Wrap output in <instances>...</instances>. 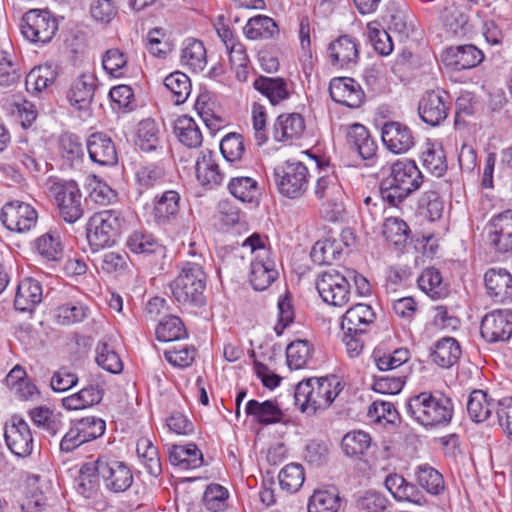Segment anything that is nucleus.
<instances>
[{"mask_svg":"<svg viewBox=\"0 0 512 512\" xmlns=\"http://www.w3.org/2000/svg\"><path fill=\"white\" fill-rule=\"evenodd\" d=\"M406 414L426 430L446 427L454 415L450 397L440 392H421L409 397L405 403Z\"/></svg>","mask_w":512,"mask_h":512,"instance_id":"nucleus-1","label":"nucleus"},{"mask_svg":"<svg viewBox=\"0 0 512 512\" xmlns=\"http://www.w3.org/2000/svg\"><path fill=\"white\" fill-rule=\"evenodd\" d=\"M423 183V175L413 160H397L380 183V197L389 207L402 208L404 201Z\"/></svg>","mask_w":512,"mask_h":512,"instance_id":"nucleus-2","label":"nucleus"},{"mask_svg":"<svg viewBox=\"0 0 512 512\" xmlns=\"http://www.w3.org/2000/svg\"><path fill=\"white\" fill-rule=\"evenodd\" d=\"M343 388V382L336 375L304 379L295 388V404L301 412L315 414L329 408Z\"/></svg>","mask_w":512,"mask_h":512,"instance_id":"nucleus-3","label":"nucleus"},{"mask_svg":"<svg viewBox=\"0 0 512 512\" xmlns=\"http://www.w3.org/2000/svg\"><path fill=\"white\" fill-rule=\"evenodd\" d=\"M205 259L183 263L179 275L170 284L174 299L182 305L202 307L206 304L204 291L207 274L204 271Z\"/></svg>","mask_w":512,"mask_h":512,"instance_id":"nucleus-4","label":"nucleus"},{"mask_svg":"<svg viewBox=\"0 0 512 512\" xmlns=\"http://www.w3.org/2000/svg\"><path fill=\"white\" fill-rule=\"evenodd\" d=\"M44 190L57 206L59 215L65 222L72 224L82 218V193L76 181L50 176L44 183Z\"/></svg>","mask_w":512,"mask_h":512,"instance_id":"nucleus-5","label":"nucleus"},{"mask_svg":"<svg viewBox=\"0 0 512 512\" xmlns=\"http://www.w3.org/2000/svg\"><path fill=\"white\" fill-rule=\"evenodd\" d=\"M123 213L117 209L95 212L87 222L86 234L93 251L108 248L117 242L125 226Z\"/></svg>","mask_w":512,"mask_h":512,"instance_id":"nucleus-6","label":"nucleus"},{"mask_svg":"<svg viewBox=\"0 0 512 512\" xmlns=\"http://www.w3.org/2000/svg\"><path fill=\"white\" fill-rule=\"evenodd\" d=\"M243 247H249L255 254L250 265V283L257 291H263L277 278L274 260L270 257V249L265 246L263 237L253 233L247 237Z\"/></svg>","mask_w":512,"mask_h":512,"instance_id":"nucleus-7","label":"nucleus"},{"mask_svg":"<svg viewBox=\"0 0 512 512\" xmlns=\"http://www.w3.org/2000/svg\"><path fill=\"white\" fill-rule=\"evenodd\" d=\"M273 177L278 192L285 198L300 199L308 191L310 172L301 161L287 160L277 165Z\"/></svg>","mask_w":512,"mask_h":512,"instance_id":"nucleus-8","label":"nucleus"},{"mask_svg":"<svg viewBox=\"0 0 512 512\" xmlns=\"http://www.w3.org/2000/svg\"><path fill=\"white\" fill-rule=\"evenodd\" d=\"M20 28L25 39L45 45L55 36L58 22L48 10L31 9L23 15Z\"/></svg>","mask_w":512,"mask_h":512,"instance_id":"nucleus-9","label":"nucleus"},{"mask_svg":"<svg viewBox=\"0 0 512 512\" xmlns=\"http://www.w3.org/2000/svg\"><path fill=\"white\" fill-rule=\"evenodd\" d=\"M315 284L319 296L329 305L343 307L350 301L351 284L346 272L336 269L324 271L318 275Z\"/></svg>","mask_w":512,"mask_h":512,"instance_id":"nucleus-10","label":"nucleus"},{"mask_svg":"<svg viewBox=\"0 0 512 512\" xmlns=\"http://www.w3.org/2000/svg\"><path fill=\"white\" fill-rule=\"evenodd\" d=\"M126 247L134 254L150 257L151 262L159 271H163L167 262V248L151 232L145 229H136L129 233Z\"/></svg>","mask_w":512,"mask_h":512,"instance_id":"nucleus-11","label":"nucleus"},{"mask_svg":"<svg viewBox=\"0 0 512 512\" xmlns=\"http://www.w3.org/2000/svg\"><path fill=\"white\" fill-rule=\"evenodd\" d=\"M97 463L100 477L108 491L122 493L131 487L133 473L125 462L103 455L97 458Z\"/></svg>","mask_w":512,"mask_h":512,"instance_id":"nucleus-12","label":"nucleus"},{"mask_svg":"<svg viewBox=\"0 0 512 512\" xmlns=\"http://www.w3.org/2000/svg\"><path fill=\"white\" fill-rule=\"evenodd\" d=\"M343 189L334 173L319 176L315 186L314 195L322 201L325 217L330 221L338 219L343 211Z\"/></svg>","mask_w":512,"mask_h":512,"instance_id":"nucleus-13","label":"nucleus"},{"mask_svg":"<svg viewBox=\"0 0 512 512\" xmlns=\"http://www.w3.org/2000/svg\"><path fill=\"white\" fill-rule=\"evenodd\" d=\"M4 438L8 449L17 457L32 454L34 438L29 424L20 416L13 415L5 424Z\"/></svg>","mask_w":512,"mask_h":512,"instance_id":"nucleus-14","label":"nucleus"},{"mask_svg":"<svg viewBox=\"0 0 512 512\" xmlns=\"http://www.w3.org/2000/svg\"><path fill=\"white\" fill-rule=\"evenodd\" d=\"M480 334L487 343L506 342L512 336V310L495 309L481 320Z\"/></svg>","mask_w":512,"mask_h":512,"instance_id":"nucleus-15","label":"nucleus"},{"mask_svg":"<svg viewBox=\"0 0 512 512\" xmlns=\"http://www.w3.org/2000/svg\"><path fill=\"white\" fill-rule=\"evenodd\" d=\"M0 217L3 225L8 230L24 233L36 226L38 213L28 203L11 201L2 207Z\"/></svg>","mask_w":512,"mask_h":512,"instance_id":"nucleus-16","label":"nucleus"},{"mask_svg":"<svg viewBox=\"0 0 512 512\" xmlns=\"http://www.w3.org/2000/svg\"><path fill=\"white\" fill-rule=\"evenodd\" d=\"M487 242L496 252L512 251V210L493 216L485 227Z\"/></svg>","mask_w":512,"mask_h":512,"instance_id":"nucleus-17","label":"nucleus"},{"mask_svg":"<svg viewBox=\"0 0 512 512\" xmlns=\"http://www.w3.org/2000/svg\"><path fill=\"white\" fill-rule=\"evenodd\" d=\"M195 176L205 190H214L222 185L226 175L214 151L204 149L199 152L195 162Z\"/></svg>","mask_w":512,"mask_h":512,"instance_id":"nucleus-18","label":"nucleus"},{"mask_svg":"<svg viewBox=\"0 0 512 512\" xmlns=\"http://www.w3.org/2000/svg\"><path fill=\"white\" fill-rule=\"evenodd\" d=\"M449 109V96L445 91H428L418 103L421 120L430 126L440 125L448 117Z\"/></svg>","mask_w":512,"mask_h":512,"instance_id":"nucleus-19","label":"nucleus"},{"mask_svg":"<svg viewBox=\"0 0 512 512\" xmlns=\"http://www.w3.org/2000/svg\"><path fill=\"white\" fill-rule=\"evenodd\" d=\"M329 94L333 101L348 108H359L365 99L361 85L351 77H335L330 81Z\"/></svg>","mask_w":512,"mask_h":512,"instance_id":"nucleus-20","label":"nucleus"},{"mask_svg":"<svg viewBox=\"0 0 512 512\" xmlns=\"http://www.w3.org/2000/svg\"><path fill=\"white\" fill-rule=\"evenodd\" d=\"M381 137L387 149L395 154L406 153L416 143L411 128L397 121L386 122L382 127Z\"/></svg>","mask_w":512,"mask_h":512,"instance_id":"nucleus-21","label":"nucleus"},{"mask_svg":"<svg viewBox=\"0 0 512 512\" xmlns=\"http://www.w3.org/2000/svg\"><path fill=\"white\" fill-rule=\"evenodd\" d=\"M89 158L101 166H114L118 162V154L114 141L103 132L92 133L86 142Z\"/></svg>","mask_w":512,"mask_h":512,"instance_id":"nucleus-22","label":"nucleus"},{"mask_svg":"<svg viewBox=\"0 0 512 512\" xmlns=\"http://www.w3.org/2000/svg\"><path fill=\"white\" fill-rule=\"evenodd\" d=\"M327 52L332 65L350 68L358 63L359 43L350 35H341L329 44Z\"/></svg>","mask_w":512,"mask_h":512,"instance_id":"nucleus-23","label":"nucleus"},{"mask_svg":"<svg viewBox=\"0 0 512 512\" xmlns=\"http://www.w3.org/2000/svg\"><path fill=\"white\" fill-rule=\"evenodd\" d=\"M483 59V52L472 44L451 46L443 54L445 65L457 71L472 69Z\"/></svg>","mask_w":512,"mask_h":512,"instance_id":"nucleus-24","label":"nucleus"},{"mask_svg":"<svg viewBox=\"0 0 512 512\" xmlns=\"http://www.w3.org/2000/svg\"><path fill=\"white\" fill-rule=\"evenodd\" d=\"M134 184L139 194L158 187L165 182L166 171L159 162L143 161L133 168Z\"/></svg>","mask_w":512,"mask_h":512,"instance_id":"nucleus-25","label":"nucleus"},{"mask_svg":"<svg viewBox=\"0 0 512 512\" xmlns=\"http://www.w3.org/2000/svg\"><path fill=\"white\" fill-rule=\"evenodd\" d=\"M487 293L495 302H512V275L504 268H490L484 275Z\"/></svg>","mask_w":512,"mask_h":512,"instance_id":"nucleus-26","label":"nucleus"},{"mask_svg":"<svg viewBox=\"0 0 512 512\" xmlns=\"http://www.w3.org/2000/svg\"><path fill=\"white\" fill-rule=\"evenodd\" d=\"M305 130V120L299 113H284L279 115L273 126V138L286 145L293 144L301 138Z\"/></svg>","mask_w":512,"mask_h":512,"instance_id":"nucleus-27","label":"nucleus"},{"mask_svg":"<svg viewBox=\"0 0 512 512\" xmlns=\"http://www.w3.org/2000/svg\"><path fill=\"white\" fill-rule=\"evenodd\" d=\"M346 143L349 149L357 152L363 160H372L376 156L377 142L362 124L355 123L348 127Z\"/></svg>","mask_w":512,"mask_h":512,"instance_id":"nucleus-28","label":"nucleus"},{"mask_svg":"<svg viewBox=\"0 0 512 512\" xmlns=\"http://www.w3.org/2000/svg\"><path fill=\"white\" fill-rule=\"evenodd\" d=\"M180 194L175 190H167L156 195L153 200V217L158 225L174 223L180 213Z\"/></svg>","mask_w":512,"mask_h":512,"instance_id":"nucleus-29","label":"nucleus"},{"mask_svg":"<svg viewBox=\"0 0 512 512\" xmlns=\"http://www.w3.org/2000/svg\"><path fill=\"white\" fill-rule=\"evenodd\" d=\"M253 87L265 96L272 105L288 100L292 93V83L282 77L260 75L254 80Z\"/></svg>","mask_w":512,"mask_h":512,"instance_id":"nucleus-30","label":"nucleus"},{"mask_svg":"<svg viewBox=\"0 0 512 512\" xmlns=\"http://www.w3.org/2000/svg\"><path fill=\"white\" fill-rule=\"evenodd\" d=\"M245 413L263 426L280 423L284 418L283 411L278 403L273 400L259 402L251 399L246 403Z\"/></svg>","mask_w":512,"mask_h":512,"instance_id":"nucleus-31","label":"nucleus"},{"mask_svg":"<svg viewBox=\"0 0 512 512\" xmlns=\"http://www.w3.org/2000/svg\"><path fill=\"white\" fill-rule=\"evenodd\" d=\"M461 355L459 342L453 337H443L434 343L430 359L440 368L448 369L458 363Z\"/></svg>","mask_w":512,"mask_h":512,"instance_id":"nucleus-32","label":"nucleus"},{"mask_svg":"<svg viewBox=\"0 0 512 512\" xmlns=\"http://www.w3.org/2000/svg\"><path fill=\"white\" fill-rule=\"evenodd\" d=\"M42 298L41 283L33 278H24L17 285L14 299L15 309L21 312L32 311L36 305L41 303Z\"/></svg>","mask_w":512,"mask_h":512,"instance_id":"nucleus-33","label":"nucleus"},{"mask_svg":"<svg viewBox=\"0 0 512 512\" xmlns=\"http://www.w3.org/2000/svg\"><path fill=\"white\" fill-rule=\"evenodd\" d=\"M375 313L368 304L358 303L349 308L343 315L341 328L350 333H365L374 322Z\"/></svg>","mask_w":512,"mask_h":512,"instance_id":"nucleus-34","label":"nucleus"},{"mask_svg":"<svg viewBox=\"0 0 512 512\" xmlns=\"http://www.w3.org/2000/svg\"><path fill=\"white\" fill-rule=\"evenodd\" d=\"M169 461L180 470H190L203 466L204 457L195 443H188L172 445L169 449Z\"/></svg>","mask_w":512,"mask_h":512,"instance_id":"nucleus-35","label":"nucleus"},{"mask_svg":"<svg viewBox=\"0 0 512 512\" xmlns=\"http://www.w3.org/2000/svg\"><path fill=\"white\" fill-rule=\"evenodd\" d=\"M97 79L93 74H82L76 78L67 94L72 106L78 109H86L92 102Z\"/></svg>","mask_w":512,"mask_h":512,"instance_id":"nucleus-36","label":"nucleus"},{"mask_svg":"<svg viewBox=\"0 0 512 512\" xmlns=\"http://www.w3.org/2000/svg\"><path fill=\"white\" fill-rule=\"evenodd\" d=\"M100 478L97 459L83 463L75 478V488L84 498H95L100 491Z\"/></svg>","mask_w":512,"mask_h":512,"instance_id":"nucleus-37","label":"nucleus"},{"mask_svg":"<svg viewBox=\"0 0 512 512\" xmlns=\"http://www.w3.org/2000/svg\"><path fill=\"white\" fill-rule=\"evenodd\" d=\"M33 424L47 436L55 437L64 428L63 415L47 406H38L29 411Z\"/></svg>","mask_w":512,"mask_h":512,"instance_id":"nucleus-38","label":"nucleus"},{"mask_svg":"<svg viewBox=\"0 0 512 512\" xmlns=\"http://www.w3.org/2000/svg\"><path fill=\"white\" fill-rule=\"evenodd\" d=\"M32 250L46 262H58L63 256V246L60 235L56 232H46L32 242Z\"/></svg>","mask_w":512,"mask_h":512,"instance_id":"nucleus-39","label":"nucleus"},{"mask_svg":"<svg viewBox=\"0 0 512 512\" xmlns=\"http://www.w3.org/2000/svg\"><path fill=\"white\" fill-rule=\"evenodd\" d=\"M104 396V389L99 384H89L79 392L62 399L67 410H80L99 404Z\"/></svg>","mask_w":512,"mask_h":512,"instance_id":"nucleus-40","label":"nucleus"},{"mask_svg":"<svg viewBox=\"0 0 512 512\" xmlns=\"http://www.w3.org/2000/svg\"><path fill=\"white\" fill-rule=\"evenodd\" d=\"M496 407L494 399L483 390H473L469 395L467 412L473 422L481 423L488 420Z\"/></svg>","mask_w":512,"mask_h":512,"instance_id":"nucleus-41","label":"nucleus"},{"mask_svg":"<svg viewBox=\"0 0 512 512\" xmlns=\"http://www.w3.org/2000/svg\"><path fill=\"white\" fill-rule=\"evenodd\" d=\"M243 34L249 40L272 39L279 35V27L273 18L259 14L248 19Z\"/></svg>","mask_w":512,"mask_h":512,"instance_id":"nucleus-42","label":"nucleus"},{"mask_svg":"<svg viewBox=\"0 0 512 512\" xmlns=\"http://www.w3.org/2000/svg\"><path fill=\"white\" fill-rule=\"evenodd\" d=\"M181 65L193 72H201L207 64L204 44L197 39L188 38L183 42L180 56Z\"/></svg>","mask_w":512,"mask_h":512,"instance_id":"nucleus-43","label":"nucleus"},{"mask_svg":"<svg viewBox=\"0 0 512 512\" xmlns=\"http://www.w3.org/2000/svg\"><path fill=\"white\" fill-rule=\"evenodd\" d=\"M174 134L188 148L201 146L203 137L195 120L188 115L179 116L174 122Z\"/></svg>","mask_w":512,"mask_h":512,"instance_id":"nucleus-44","label":"nucleus"},{"mask_svg":"<svg viewBox=\"0 0 512 512\" xmlns=\"http://www.w3.org/2000/svg\"><path fill=\"white\" fill-rule=\"evenodd\" d=\"M340 506L341 498L337 489H318L309 497L307 512H338Z\"/></svg>","mask_w":512,"mask_h":512,"instance_id":"nucleus-45","label":"nucleus"},{"mask_svg":"<svg viewBox=\"0 0 512 512\" xmlns=\"http://www.w3.org/2000/svg\"><path fill=\"white\" fill-rule=\"evenodd\" d=\"M417 283L419 288L432 299L443 298L449 292L440 271L434 267L424 269L418 277Z\"/></svg>","mask_w":512,"mask_h":512,"instance_id":"nucleus-46","label":"nucleus"},{"mask_svg":"<svg viewBox=\"0 0 512 512\" xmlns=\"http://www.w3.org/2000/svg\"><path fill=\"white\" fill-rule=\"evenodd\" d=\"M421 159L423 166L437 177L443 176L448 169L446 154L440 143L427 142Z\"/></svg>","mask_w":512,"mask_h":512,"instance_id":"nucleus-47","label":"nucleus"},{"mask_svg":"<svg viewBox=\"0 0 512 512\" xmlns=\"http://www.w3.org/2000/svg\"><path fill=\"white\" fill-rule=\"evenodd\" d=\"M314 347L308 340L297 339L286 348V359L289 368L302 369L308 367L313 359Z\"/></svg>","mask_w":512,"mask_h":512,"instance_id":"nucleus-48","label":"nucleus"},{"mask_svg":"<svg viewBox=\"0 0 512 512\" xmlns=\"http://www.w3.org/2000/svg\"><path fill=\"white\" fill-rule=\"evenodd\" d=\"M342 252L341 241L327 238L314 244L310 256L317 265H330L341 258Z\"/></svg>","mask_w":512,"mask_h":512,"instance_id":"nucleus-49","label":"nucleus"},{"mask_svg":"<svg viewBox=\"0 0 512 512\" xmlns=\"http://www.w3.org/2000/svg\"><path fill=\"white\" fill-rule=\"evenodd\" d=\"M416 481L421 488L434 496L441 495L445 490L443 475L428 464L417 467Z\"/></svg>","mask_w":512,"mask_h":512,"instance_id":"nucleus-50","label":"nucleus"},{"mask_svg":"<svg viewBox=\"0 0 512 512\" xmlns=\"http://www.w3.org/2000/svg\"><path fill=\"white\" fill-rule=\"evenodd\" d=\"M59 150L65 163L73 168L83 161L84 150L80 138L72 133H65L60 137Z\"/></svg>","mask_w":512,"mask_h":512,"instance_id":"nucleus-51","label":"nucleus"},{"mask_svg":"<svg viewBox=\"0 0 512 512\" xmlns=\"http://www.w3.org/2000/svg\"><path fill=\"white\" fill-rule=\"evenodd\" d=\"M164 86L171 93V99L176 105L183 104L191 93V80L181 71L170 73L164 79Z\"/></svg>","mask_w":512,"mask_h":512,"instance_id":"nucleus-52","label":"nucleus"},{"mask_svg":"<svg viewBox=\"0 0 512 512\" xmlns=\"http://www.w3.org/2000/svg\"><path fill=\"white\" fill-rule=\"evenodd\" d=\"M444 203L435 190L424 191L417 204V213L428 221H436L442 217Z\"/></svg>","mask_w":512,"mask_h":512,"instance_id":"nucleus-53","label":"nucleus"},{"mask_svg":"<svg viewBox=\"0 0 512 512\" xmlns=\"http://www.w3.org/2000/svg\"><path fill=\"white\" fill-rule=\"evenodd\" d=\"M372 443L369 433L362 430H354L345 434L342 438L341 448L349 457L358 458L368 451Z\"/></svg>","mask_w":512,"mask_h":512,"instance_id":"nucleus-54","label":"nucleus"},{"mask_svg":"<svg viewBox=\"0 0 512 512\" xmlns=\"http://www.w3.org/2000/svg\"><path fill=\"white\" fill-rule=\"evenodd\" d=\"M187 331L182 320L174 315H167L156 327V337L159 341L170 342L185 338Z\"/></svg>","mask_w":512,"mask_h":512,"instance_id":"nucleus-55","label":"nucleus"},{"mask_svg":"<svg viewBox=\"0 0 512 512\" xmlns=\"http://www.w3.org/2000/svg\"><path fill=\"white\" fill-rule=\"evenodd\" d=\"M89 315V308L82 302H67L55 309L58 324L72 325L84 321Z\"/></svg>","mask_w":512,"mask_h":512,"instance_id":"nucleus-56","label":"nucleus"},{"mask_svg":"<svg viewBox=\"0 0 512 512\" xmlns=\"http://www.w3.org/2000/svg\"><path fill=\"white\" fill-rule=\"evenodd\" d=\"M220 152L223 158L229 163L240 162L245 155V143L241 134L230 132L220 141Z\"/></svg>","mask_w":512,"mask_h":512,"instance_id":"nucleus-57","label":"nucleus"},{"mask_svg":"<svg viewBox=\"0 0 512 512\" xmlns=\"http://www.w3.org/2000/svg\"><path fill=\"white\" fill-rule=\"evenodd\" d=\"M136 144L144 152L155 151L159 145V128L152 119H144L138 125Z\"/></svg>","mask_w":512,"mask_h":512,"instance_id":"nucleus-58","label":"nucleus"},{"mask_svg":"<svg viewBox=\"0 0 512 512\" xmlns=\"http://www.w3.org/2000/svg\"><path fill=\"white\" fill-rule=\"evenodd\" d=\"M103 69L115 78H121L128 71V56L119 48H110L102 56Z\"/></svg>","mask_w":512,"mask_h":512,"instance_id":"nucleus-59","label":"nucleus"},{"mask_svg":"<svg viewBox=\"0 0 512 512\" xmlns=\"http://www.w3.org/2000/svg\"><path fill=\"white\" fill-rule=\"evenodd\" d=\"M96 362L104 370L118 374L123 370V363L114 350L106 341L101 340L96 346Z\"/></svg>","mask_w":512,"mask_h":512,"instance_id":"nucleus-60","label":"nucleus"},{"mask_svg":"<svg viewBox=\"0 0 512 512\" xmlns=\"http://www.w3.org/2000/svg\"><path fill=\"white\" fill-rule=\"evenodd\" d=\"M137 453L151 476L158 477L162 473L158 450L149 439L142 438L138 441Z\"/></svg>","mask_w":512,"mask_h":512,"instance_id":"nucleus-61","label":"nucleus"},{"mask_svg":"<svg viewBox=\"0 0 512 512\" xmlns=\"http://www.w3.org/2000/svg\"><path fill=\"white\" fill-rule=\"evenodd\" d=\"M228 190L242 202H253L258 195V183L251 177H233L228 183Z\"/></svg>","mask_w":512,"mask_h":512,"instance_id":"nucleus-62","label":"nucleus"},{"mask_svg":"<svg viewBox=\"0 0 512 512\" xmlns=\"http://www.w3.org/2000/svg\"><path fill=\"white\" fill-rule=\"evenodd\" d=\"M84 443L101 437L106 430V423L102 418L89 416L72 421Z\"/></svg>","mask_w":512,"mask_h":512,"instance_id":"nucleus-63","label":"nucleus"},{"mask_svg":"<svg viewBox=\"0 0 512 512\" xmlns=\"http://www.w3.org/2000/svg\"><path fill=\"white\" fill-rule=\"evenodd\" d=\"M278 479L282 490L297 492L305 480L304 469L300 464L290 463L281 469Z\"/></svg>","mask_w":512,"mask_h":512,"instance_id":"nucleus-64","label":"nucleus"}]
</instances>
